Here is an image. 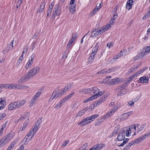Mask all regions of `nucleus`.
Instances as JSON below:
<instances>
[{
    "instance_id": "nucleus-10",
    "label": "nucleus",
    "mask_w": 150,
    "mask_h": 150,
    "mask_svg": "<svg viewBox=\"0 0 150 150\" xmlns=\"http://www.w3.org/2000/svg\"><path fill=\"white\" fill-rule=\"evenodd\" d=\"M109 95V93H107L100 97L98 101L96 102V105L99 106L107 98Z\"/></svg>"
},
{
    "instance_id": "nucleus-36",
    "label": "nucleus",
    "mask_w": 150,
    "mask_h": 150,
    "mask_svg": "<svg viewBox=\"0 0 150 150\" xmlns=\"http://www.w3.org/2000/svg\"><path fill=\"white\" fill-rule=\"evenodd\" d=\"M142 52L146 55L150 52V46H148L146 48H144Z\"/></svg>"
},
{
    "instance_id": "nucleus-50",
    "label": "nucleus",
    "mask_w": 150,
    "mask_h": 150,
    "mask_svg": "<svg viewBox=\"0 0 150 150\" xmlns=\"http://www.w3.org/2000/svg\"><path fill=\"white\" fill-rule=\"evenodd\" d=\"M96 105V103H95L94 104L91 105L88 108V107L89 111L91 110L94 109L96 106H98V105Z\"/></svg>"
},
{
    "instance_id": "nucleus-14",
    "label": "nucleus",
    "mask_w": 150,
    "mask_h": 150,
    "mask_svg": "<svg viewBox=\"0 0 150 150\" xmlns=\"http://www.w3.org/2000/svg\"><path fill=\"white\" fill-rule=\"evenodd\" d=\"M125 136V130H122L118 134L117 136V139L118 141H122L124 139Z\"/></svg>"
},
{
    "instance_id": "nucleus-1",
    "label": "nucleus",
    "mask_w": 150,
    "mask_h": 150,
    "mask_svg": "<svg viewBox=\"0 0 150 150\" xmlns=\"http://www.w3.org/2000/svg\"><path fill=\"white\" fill-rule=\"evenodd\" d=\"M80 92L82 93L85 94H95L99 95V97L103 95L104 93L103 92L100 91V90L96 87H93L89 88L83 89L81 90Z\"/></svg>"
},
{
    "instance_id": "nucleus-18",
    "label": "nucleus",
    "mask_w": 150,
    "mask_h": 150,
    "mask_svg": "<svg viewBox=\"0 0 150 150\" xmlns=\"http://www.w3.org/2000/svg\"><path fill=\"white\" fill-rule=\"evenodd\" d=\"M117 109V108L116 107L114 106L110 109L106 114L105 115L108 118L110 116L112 115L113 114Z\"/></svg>"
},
{
    "instance_id": "nucleus-20",
    "label": "nucleus",
    "mask_w": 150,
    "mask_h": 150,
    "mask_svg": "<svg viewBox=\"0 0 150 150\" xmlns=\"http://www.w3.org/2000/svg\"><path fill=\"white\" fill-rule=\"evenodd\" d=\"M133 3V0H129L127 1L126 8L128 10H130L132 8Z\"/></svg>"
},
{
    "instance_id": "nucleus-27",
    "label": "nucleus",
    "mask_w": 150,
    "mask_h": 150,
    "mask_svg": "<svg viewBox=\"0 0 150 150\" xmlns=\"http://www.w3.org/2000/svg\"><path fill=\"white\" fill-rule=\"evenodd\" d=\"M72 85L71 83L67 84L65 85L64 88L61 89L63 94H64L66 91L70 89L71 88Z\"/></svg>"
},
{
    "instance_id": "nucleus-42",
    "label": "nucleus",
    "mask_w": 150,
    "mask_h": 150,
    "mask_svg": "<svg viewBox=\"0 0 150 150\" xmlns=\"http://www.w3.org/2000/svg\"><path fill=\"white\" fill-rule=\"evenodd\" d=\"M139 66H134L132 67L128 71V73L129 74L131 73L133 71H135L137 69Z\"/></svg>"
},
{
    "instance_id": "nucleus-26",
    "label": "nucleus",
    "mask_w": 150,
    "mask_h": 150,
    "mask_svg": "<svg viewBox=\"0 0 150 150\" xmlns=\"http://www.w3.org/2000/svg\"><path fill=\"white\" fill-rule=\"evenodd\" d=\"M100 34L99 33L98 29L93 30L91 33V37H94L99 35Z\"/></svg>"
},
{
    "instance_id": "nucleus-55",
    "label": "nucleus",
    "mask_w": 150,
    "mask_h": 150,
    "mask_svg": "<svg viewBox=\"0 0 150 150\" xmlns=\"http://www.w3.org/2000/svg\"><path fill=\"white\" fill-rule=\"evenodd\" d=\"M23 59H20V58L18 60L16 65L17 66H18L21 65L22 61Z\"/></svg>"
},
{
    "instance_id": "nucleus-7",
    "label": "nucleus",
    "mask_w": 150,
    "mask_h": 150,
    "mask_svg": "<svg viewBox=\"0 0 150 150\" xmlns=\"http://www.w3.org/2000/svg\"><path fill=\"white\" fill-rule=\"evenodd\" d=\"M74 94V92H72L69 95L65 97L64 98L61 100L55 105L54 107V108L55 109H59L60 108L64 103L73 96Z\"/></svg>"
},
{
    "instance_id": "nucleus-47",
    "label": "nucleus",
    "mask_w": 150,
    "mask_h": 150,
    "mask_svg": "<svg viewBox=\"0 0 150 150\" xmlns=\"http://www.w3.org/2000/svg\"><path fill=\"white\" fill-rule=\"evenodd\" d=\"M41 121L42 119L40 118L37 120L36 122L35 125L34 126L36 127H37V128H38V127L41 122Z\"/></svg>"
},
{
    "instance_id": "nucleus-46",
    "label": "nucleus",
    "mask_w": 150,
    "mask_h": 150,
    "mask_svg": "<svg viewBox=\"0 0 150 150\" xmlns=\"http://www.w3.org/2000/svg\"><path fill=\"white\" fill-rule=\"evenodd\" d=\"M99 10L98 9L95 8L90 13L89 15V16L90 17L93 16Z\"/></svg>"
},
{
    "instance_id": "nucleus-35",
    "label": "nucleus",
    "mask_w": 150,
    "mask_h": 150,
    "mask_svg": "<svg viewBox=\"0 0 150 150\" xmlns=\"http://www.w3.org/2000/svg\"><path fill=\"white\" fill-rule=\"evenodd\" d=\"M88 124V123L86 118L83 119L81 121L77 123V125H80L81 126L86 125Z\"/></svg>"
},
{
    "instance_id": "nucleus-49",
    "label": "nucleus",
    "mask_w": 150,
    "mask_h": 150,
    "mask_svg": "<svg viewBox=\"0 0 150 150\" xmlns=\"http://www.w3.org/2000/svg\"><path fill=\"white\" fill-rule=\"evenodd\" d=\"M44 90L43 88H41L38 90V91L35 94L38 96L39 97L40 96Z\"/></svg>"
},
{
    "instance_id": "nucleus-39",
    "label": "nucleus",
    "mask_w": 150,
    "mask_h": 150,
    "mask_svg": "<svg viewBox=\"0 0 150 150\" xmlns=\"http://www.w3.org/2000/svg\"><path fill=\"white\" fill-rule=\"evenodd\" d=\"M34 134L31 131H30L27 134L26 137V139L30 140L33 137Z\"/></svg>"
},
{
    "instance_id": "nucleus-15",
    "label": "nucleus",
    "mask_w": 150,
    "mask_h": 150,
    "mask_svg": "<svg viewBox=\"0 0 150 150\" xmlns=\"http://www.w3.org/2000/svg\"><path fill=\"white\" fill-rule=\"evenodd\" d=\"M99 116V115L98 114H96L86 117V119L87 122L89 124L91 122L94 121L96 118L98 117Z\"/></svg>"
},
{
    "instance_id": "nucleus-34",
    "label": "nucleus",
    "mask_w": 150,
    "mask_h": 150,
    "mask_svg": "<svg viewBox=\"0 0 150 150\" xmlns=\"http://www.w3.org/2000/svg\"><path fill=\"white\" fill-rule=\"evenodd\" d=\"M14 40H13L10 43V44H8L6 47V48L9 52L12 50L13 47Z\"/></svg>"
},
{
    "instance_id": "nucleus-23",
    "label": "nucleus",
    "mask_w": 150,
    "mask_h": 150,
    "mask_svg": "<svg viewBox=\"0 0 150 150\" xmlns=\"http://www.w3.org/2000/svg\"><path fill=\"white\" fill-rule=\"evenodd\" d=\"M145 139L146 137L143 135H142L133 141L135 144H138L143 141Z\"/></svg>"
},
{
    "instance_id": "nucleus-25",
    "label": "nucleus",
    "mask_w": 150,
    "mask_h": 150,
    "mask_svg": "<svg viewBox=\"0 0 150 150\" xmlns=\"http://www.w3.org/2000/svg\"><path fill=\"white\" fill-rule=\"evenodd\" d=\"M110 26H108V28L107 26L106 25L98 29L99 33L100 34H101L105 31H107L108 29H109V27Z\"/></svg>"
},
{
    "instance_id": "nucleus-37",
    "label": "nucleus",
    "mask_w": 150,
    "mask_h": 150,
    "mask_svg": "<svg viewBox=\"0 0 150 150\" xmlns=\"http://www.w3.org/2000/svg\"><path fill=\"white\" fill-rule=\"evenodd\" d=\"M31 69L34 72V74L36 75L39 73L40 71V68L39 67H36L32 68Z\"/></svg>"
},
{
    "instance_id": "nucleus-4",
    "label": "nucleus",
    "mask_w": 150,
    "mask_h": 150,
    "mask_svg": "<svg viewBox=\"0 0 150 150\" xmlns=\"http://www.w3.org/2000/svg\"><path fill=\"white\" fill-rule=\"evenodd\" d=\"M64 94L61 89L59 91L55 89L49 98L48 101L50 102L53 100H56L57 98L61 97Z\"/></svg>"
},
{
    "instance_id": "nucleus-19",
    "label": "nucleus",
    "mask_w": 150,
    "mask_h": 150,
    "mask_svg": "<svg viewBox=\"0 0 150 150\" xmlns=\"http://www.w3.org/2000/svg\"><path fill=\"white\" fill-rule=\"evenodd\" d=\"M88 110V107H86L84 109L79 111L78 113L76 115V117H78L83 116L85 112Z\"/></svg>"
},
{
    "instance_id": "nucleus-21",
    "label": "nucleus",
    "mask_w": 150,
    "mask_h": 150,
    "mask_svg": "<svg viewBox=\"0 0 150 150\" xmlns=\"http://www.w3.org/2000/svg\"><path fill=\"white\" fill-rule=\"evenodd\" d=\"M112 69H113L111 68L108 69L103 70L98 72L97 73V74L99 75H101L106 73H108L112 71Z\"/></svg>"
},
{
    "instance_id": "nucleus-28",
    "label": "nucleus",
    "mask_w": 150,
    "mask_h": 150,
    "mask_svg": "<svg viewBox=\"0 0 150 150\" xmlns=\"http://www.w3.org/2000/svg\"><path fill=\"white\" fill-rule=\"evenodd\" d=\"M28 122L29 120H26L24 122L23 126L21 127L20 131H22L25 130L28 126Z\"/></svg>"
},
{
    "instance_id": "nucleus-53",
    "label": "nucleus",
    "mask_w": 150,
    "mask_h": 150,
    "mask_svg": "<svg viewBox=\"0 0 150 150\" xmlns=\"http://www.w3.org/2000/svg\"><path fill=\"white\" fill-rule=\"evenodd\" d=\"M114 21H113V20L110 19L109 21L108 24L106 25L108 27V28L109 27L108 26H110L109 27V29H110L111 28V26L113 25Z\"/></svg>"
},
{
    "instance_id": "nucleus-31",
    "label": "nucleus",
    "mask_w": 150,
    "mask_h": 150,
    "mask_svg": "<svg viewBox=\"0 0 150 150\" xmlns=\"http://www.w3.org/2000/svg\"><path fill=\"white\" fill-rule=\"evenodd\" d=\"M145 56V54L144 53L142 52L141 53L139 54H137L136 56L134 58V60H137L138 59H139L143 58V57Z\"/></svg>"
},
{
    "instance_id": "nucleus-60",
    "label": "nucleus",
    "mask_w": 150,
    "mask_h": 150,
    "mask_svg": "<svg viewBox=\"0 0 150 150\" xmlns=\"http://www.w3.org/2000/svg\"><path fill=\"white\" fill-rule=\"evenodd\" d=\"M6 115V113L4 112L0 113V120H2Z\"/></svg>"
},
{
    "instance_id": "nucleus-63",
    "label": "nucleus",
    "mask_w": 150,
    "mask_h": 150,
    "mask_svg": "<svg viewBox=\"0 0 150 150\" xmlns=\"http://www.w3.org/2000/svg\"><path fill=\"white\" fill-rule=\"evenodd\" d=\"M134 102L132 101H129L127 104V105L130 107H132L134 105Z\"/></svg>"
},
{
    "instance_id": "nucleus-59",
    "label": "nucleus",
    "mask_w": 150,
    "mask_h": 150,
    "mask_svg": "<svg viewBox=\"0 0 150 150\" xmlns=\"http://www.w3.org/2000/svg\"><path fill=\"white\" fill-rule=\"evenodd\" d=\"M1 86L2 87L8 89L10 88V84H3L1 85Z\"/></svg>"
},
{
    "instance_id": "nucleus-52",
    "label": "nucleus",
    "mask_w": 150,
    "mask_h": 150,
    "mask_svg": "<svg viewBox=\"0 0 150 150\" xmlns=\"http://www.w3.org/2000/svg\"><path fill=\"white\" fill-rule=\"evenodd\" d=\"M29 88V87L28 86L19 85V89H27Z\"/></svg>"
},
{
    "instance_id": "nucleus-44",
    "label": "nucleus",
    "mask_w": 150,
    "mask_h": 150,
    "mask_svg": "<svg viewBox=\"0 0 150 150\" xmlns=\"http://www.w3.org/2000/svg\"><path fill=\"white\" fill-rule=\"evenodd\" d=\"M125 132V134L127 137H129L130 134L131 133V130L130 128H127L126 130H124Z\"/></svg>"
},
{
    "instance_id": "nucleus-51",
    "label": "nucleus",
    "mask_w": 150,
    "mask_h": 150,
    "mask_svg": "<svg viewBox=\"0 0 150 150\" xmlns=\"http://www.w3.org/2000/svg\"><path fill=\"white\" fill-rule=\"evenodd\" d=\"M107 118V117H106V115H104L101 118L98 120V121L100 123L103 122L104 120Z\"/></svg>"
},
{
    "instance_id": "nucleus-38",
    "label": "nucleus",
    "mask_w": 150,
    "mask_h": 150,
    "mask_svg": "<svg viewBox=\"0 0 150 150\" xmlns=\"http://www.w3.org/2000/svg\"><path fill=\"white\" fill-rule=\"evenodd\" d=\"M123 54V51H121L120 53H118L113 57V59L116 60L118 58H120Z\"/></svg>"
},
{
    "instance_id": "nucleus-56",
    "label": "nucleus",
    "mask_w": 150,
    "mask_h": 150,
    "mask_svg": "<svg viewBox=\"0 0 150 150\" xmlns=\"http://www.w3.org/2000/svg\"><path fill=\"white\" fill-rule=\"evenodd\" d=\"M129 141V139L126 138L125 140H124L123 142L121 143L119 146H123L125 144L127 143Z\"/></svg>"
},
{
    "instance_id": "nucleus-13",
    "label": "nucleus",
    "mask_w": 150,
    "mask_h": 150,
    "mask_svg": "<svg viewBox=\"0 0 150 150\" xmlns=\"http://www.w3.org/2000/svg\"><path fill=\"white\" fill-rule=\"evenodd\" d=\"M133 113V111H131L123 114L120 116V119L122 121H124L127 119L128 117L132 114Z\"/></svg>"
},
{
    "instance_id": "nucleus-3",
    "label": "nucleus",
    "mask_w": 150,
    "mask_h": 150,
    "mask_svg": "<svg viewBox=\"0 0 150 150\" xmlns=\"http://www.w3.org/2000/svg\"><path fill=\"white\" fill-rule=\"evenodd\" d=\"M35 75L32 71L30 69L25 75L22 76L18 80V82L20 83H25Z\"/></svg>"
},
{
    "instance_id": "nucleus-48",
    "label": "nucleus",
    "mask_w": 150,
    "mask_h": 150,
    "mask_svg": "<svg viewBox=\"0 0 150 150\" xmlns=\"http://www.w3.org/2000/svg\"><path fill=\"white\" fill-rule=\"evenodd\" d=\"M137 75H138L136 73L133 74L131 76H130L127 79L128 81H131L135 77L137 76Z\"/></svg>"
},
{
    "instance_id": "nucleus-41",
    "label": "nucleus",
    "mask_w": 150,
    "mask_h": 150,
    "mask_svg": "<svg viewBox=\"0 0 150 150\" xmlns=\"http://www.w3.org/2000/svg\"><path fill=\"white\" fill-rule=\"evenodd\" d=\"M19 84H10L9 89H19Z\"/></svg>"
},
{
    "instance_id": "nucleus-8",
    "label": "nucleus",
    "mask_w": 150,
    "mask_h": 150,
    "mask_svg": "<svg viewBox=\"0 0 150 150\" xmlns=\"http://www.w3.org/2000/svg\"><path fill=\"white\" fill-rule=\"evenodd\" d=\"M14 135L15 133L13 132H11L7 134L3 138L4 142L6 143L8 142L13 138Z\"/></svg>"
},
{
    "instance_id": "nucleus-16",
    "label": "nucleus",
    "mask_w": 150,
    "mask_h": 150,
    "mask_svg": "<svg viewBox=\"0 0 150 150\" xmlns=\"http://www.w3.org/2000/svg\"><path fill=\"white\" fill-rule=\"evenodd\" d=\"M105 144H99L95 145L91 148L94 150H100L105 146Z\"/></svg>"
},
{
    "instance_id": "nucleus-24",
    "label": "nucleus",
    "mask_w": 150,
    "mask_h": 150,
    "mask_svg": "<svg viewBox=\"0 0 150 150\" xmlns=\"http://www.w3.org/2000/svg\"><path fill=\"white\" fill-rule=\"evenodd\" d=\"M99 94L98 95L97 94H94L93 96H92L91 97L88 98L86 100H84L83 101L84 103H87L88 101H90L96 99L98 97H99Z\"/></svg>"
},
{
    "instance_id": "nucleus-12",
    "label": "nucleus",
    "mask_w": 150,
    "mask_h": 150,
    "mask_svg": "<svg viewBox=\"0 0 150 150\" xmlns=\"http://www.w3.org/2000/svg\"><path fill=\"white\" fill-rule=\"evenodd\" d=\"M34 58L33 55H32L29 58L28 62L26 63L25 67L27 69L30 67L32 64L33 63Z\"/></svg>"
},
{
    "instance_id": "nucleus-22",
    "label": "nucleus",
    "mask_w": 150,
    "mask_h": 150,
    "mask_svg": "<svg viewBox=\"0 0 150 150\" xmlns=\"http://www.w3.org/2000/svg\"><path fill=\"white\" fill-rule=\"evenodd\" d=\"M149 80V78L148 77L143 76L140 78L138 81L139 83H147Z\"/></svg>"
},
{
    "instance_id": "nucleus-11",
    "label": "nucleus",
    "mask_w": 150,
    "mask_h": 150,
    "mask_svg": "<svg viewBox=\"0 0 150 150\" xmlns=\"http://www.w3.org/2000/svg\"><path fill=\"white\" fill-rule=\"evenodd\" d=\"M123 81L122 79L118 78H115L109 80V84L111 85H115L121 83Z\"/></svg>"
},
{
    "instance_id": "nucleus-2",
    "label": "nucleus",
    "mask_w": 150,
    "mask_h": 150,
    "mask_svg": "<svg viewBox=\"0 0 150 150\" xmlns=\"http://www.w3.org/2000/svg\"><path fill=\"white\" fill-rule=\"evenodd\" d=\"M25 100L22 99L10 103L8 105V109L9 110H15L25 105Z\"/></svg>"
},
{
    "instance_id": "nucleus-6",
    "label": "nucleus",
    "mask_w": 150,
    "mask_h": 150,
    "mask_svg": "<svg viewBox=\"0 0 150 150\" xmlns=\"http://www.w3.org/2000/svg\"><path fill=\"white\" fill-rule=\"evenodd\" d=\"M146 126V124L145 123L142 124L140 126V124L138 123L134 124L133 128L134 130V132L132 135H135L142 131Z\"/></svg>"
},
{
    "instance_id": "nucleus-57",
    "label": "nucleus",
    "mask_w": 150,
    "mask_h": 150,
    "mask_svg": "<svg viewBox=\"0 0 150 150\" xmlns=\"http://www.w3.org/2000/svg\"><path fill=\"white\" fill-rule=\"evenodd\" d=\"M38 128H37V127H36L34 126V128H33L31 129L30 131H31L32 132L34 135L38 130Z\"/></svg>"
},
{
    "instance_id": "nucleus-30",
    "label": "nucleus",
    "mask_w": 150,
    "mask_h": 150,
    "mask_svg": "<svg viewBox=\"0 0 150 150\" xmlns=\"http://www.w3.org/2000/svg\"><path fill=\"white\" fill-rule=\"evenodd\" d=\"M135 144L134 141H132L128 143L124 148V150H128L129 149L132 145Z\"/></svg>"
},
{
    "instance_id": "nucleus-43",
    "label": "nucleus",
    "mask_w": 150,
    "mask_h": 150,
    "mask_svg": "<svg viewBox=\"0 0 150 150\" xmlns=\"http://www.w3.org/2000/svg\"><path fill=\"white\" fill-rule=\"evenodd\" d=\"M124 85L120 87V89H121V91L120 92V95H122L124 94H125L126 93V89H124Z\"/></svg>"
},
{
    "instance_id": "nucleus-54",
    "label": "nucleus",
    "mask_w": 150,
    "mask_h": 150,
    "mask_svg": "<svg viewBox=\"0 0 150 150\" xmlns=\"http://www.w3.org/2000/svg\"><path fill=\"white\" fill-rule=\"evenodd\" d=\"M70 142L69 140H67L65 141H64L62 143V147H64L69 142Z\"/></svg>"
},
{
    "instance_id": "nucleus-33",
    "label": "nucleus",
    "mask_w": 150,
    "mask_h": 150,
    "mask_svg": "<svg viewBox=\"0 0 150 150\" xmlns=\"http://www.w3.org/2000/svg\"><path fill=\"white\" fill-rule=\"evenodd\" d=\"M8 121H6L1 126V127L0 129V137L3 134V130L6 127Z\"/></svg>"
},
{
    "instance_id": "nucleus-58",
    "label": "nucleus",
    "mask_w": 150,
    "mask_h": 150,
    "mask_svg": "<svg viewBox=\"0 0 150 150\" xmlns=\"http://www.w3.org/2000/svg\"><path fill=\"white\" fill-rule=\"evenodd\" d=\"M118 17V14L117 13H115V14L113 15L112 17L111 18V20H113V21H115V20Z\"/></svg>"
},
{
    "instance_id": "nucleus-32",
    "label": "nucleus",
    "mask_w": 150,
    "mask_h": 150,
    "mask_svg": "<svg viewBox=\"0 0 150 150\" xmlns=\"http://www.w3.org/2000/svg\"><path fill=\"white\" fill-rule=\"evenodd\" d=\"M46 3V2L45 0H44L41 3L39 10V13H41L44 10V7Z\"/></svg>"
},
{
    "instance_id": "nucleus-45",
    "label": "nucleus",
    "mask_w": 150,
    "mask_h": 150,
    "mask_svg": "<svg viewBox=\"0 0 150 150\" xmlns=\"http://www.w3.org/2000/svg\"><path fill=\"white\" fill-rule=\"evenodd\" d=\"M27 49L25 48L23 49V51L22 52V54L19 58L23 59V56L24 55H26L27 52Z\"/></svg>"
},
{
    "instance_id": "nucleus-5",
    "label": "nucleus",
    "mask_w": 150,
    "mask_h": 150,
    "mask_svg": "<svg viewBox=\"0 0 150 150\" xmlns=\"http://www.w3.org/2000/svg\"><path fill=\"white\" fill-rule=\"evenodd\" d=\"M61 13V9L59 5V4H56L53 11L52 18L54 20L56 17H58L57 18L58 19Z\"/></svg>"
},
{
    "instance_id": "nucleus-64",
    "label": "nucleus",
    "mask_w": 150,
    "mask_h": 150,
    "mask_svg": "<svg viewBox=\"0 0 150 150\" xmlns=\"http://www.w3.org/2000/svg\"><path fill=\"white\" fill-rule=\"evenodd\" d=\"M102 5L101 3L99 4H97L96 7L95 8H97V9H98V10H99L100 9Z\"/></svg>"
},
{
    "instance_id": "nucleus-62",
    "label": "nucleus",
    "mask_w": 150,
    "mask_h": 150,
    "mask_svg": "<svg viewBox=\"0 0 150 150\" xmlns=\"http://www.w3.org/2000/svg\"><path fill=\"white\" fill-rule=\"evenodd\" d=\"M39 97L37 95H36V94H35L33 97L32 100V101H33V100L34 101H35L36 102V101L37 99Z\"/></svg>"
},
{
    "instance_id": "nucleus-61",
    "label": "nucleus",
    "mask_w": 150,
    "mask_h": 150,
    "mask_svg": "<svg viewBox=\"0 0 150 150\" xmlns=\"http://www.w3.org/2000/svg\"><path fill=\"white\" fill-rule=\"evenodd\" d=\"M6 143L4 142V140L3 139H2L0 140V147L3 146L5 145Z\"/></svg>"
},
{
    "instance_id": "nucleus-9",
    "label": "nucleus",
    "mask_w": 150,
    "mask_h": 150,
    "mask_svg": "<svg viewBox=\"0 0 150 150\" xmlns=\"http://www.w3.org/2000/svg\"><path fill=\"white\" fill-rule=\"evenodd\" d=\"M97 50V48L96 47H93V48L92 52L88 59V61L90 63H92L93 62L94 58V56L96 53Z\"/></svg>"
},
{
    "instance_id": "nucleus-40",
    "label": "nucleus",
    "mask_w": 150,
    "mask_h": 150,
    "mask_svg": "<svg viewBox=\"0 0 150 150\" xmlns=\"http://www.w3.org/2000/svg\"><path fill=\"white\" fill-rule=\"evenodd\" d=\"M0 101V110L3 109L5 106V101L1 99Z\"/></svg>"
},
{
    "instance_id": "nucleus-29",
    "label": "nucleus",
    "mask_w": 150,
    "mask_h": 150,
    "mask_svg": "<svg viewBox=\"0 0 150 150\" xmlns=\"http://www.w3.org/2000/svg\"><path fill=\"white\" fill-rule=\"evenodd\" d=\"M54 5V4L52 3H51L49 5L47 11V16H50L51 13L53 8Z\"/></svg>"
},
{
    "instance_id": "nucleus-17",
    "label": "nucleus",
    "mask_w": 150,
    "mask_h": 150,
    "mask_svg": "<svg viewBox=\"0 0 150 150\" xmlns=\"http://www.w3.org/2000/svg\"><path fill=\"white\" fill-rule=\"evenodd\" d=\"M76 5L74 4V3H71L70 2L69 6V9L70 12L72 14H73L75 12L76 9Z\"/></svg>"
}]
</instances>
